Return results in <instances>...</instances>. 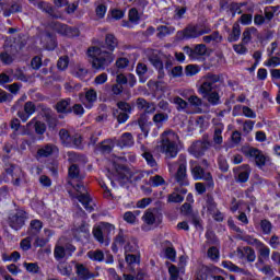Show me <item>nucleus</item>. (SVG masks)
I'll return each instance as SVG.
<instances>
[{
	"mask_svg": "<svg viewBox=\"0 0 280 280\" xmlns=\"http://www.w3.org/2000/svg\"><path fill=\"white\" fill-rule=\"evenodd\" d=\"M119 45L117 37L113 34H107L105 37V46H91L88 49L89 60L93 69L104 70L115 60V48Z\"/></svg>",
	"mask_w": 280,
	"mask_h": 280,
	"instance_id": "1",
	"label": "nucleus"
},
{
	"mask_svg": "<svg viewBox=\"0 0 280 280\" xmlns=\"http://www.w3.org/2000/svg\"><path fill=\"white\" fill-rule=\"evenodd\" d=\"M178 135L174 130H166L162 133L161 152H164L168 159H175L178 155Z\"/></svg>",
	"mask_w": 280,
	"mask_h": 280,
	"instance_id": "2",
	"label": "nucleus"
},
{
	"mask_svg": "<svg viewBox=\"0 0 280 280\" xmlns=\"http://www.w3.org/2000/svg\"><path fill=\"white\" fill-rule=\"evenodd\" d=\"M75 194L72 195V198H75L81 202V205L89 211V213L95 211V203H93V199L91 195H89V190L86 189L85 185L79 183L73 186Z\"/></svg>",
	"mask_w": 280,
	"mask_h": 280,
	"instance_id": "3",
	"label": "nucleus"
},
{
	"mask_svg": "<svg viewBox=\"0 0 280 280\" xmlns=\"http://www.w3.org/2000/svg\"><path fill=\"white\" fill-rule=\"evenodd\" d=\"M205 34H211V28L206 25H188L185 30L178 31L176 36L179 40L184 38H198L205 36Z\"/></svg>",
	"mask_w": 280,
	"mask_h": 280,
	"instance_id": "4",
	"label": "nucleus"
},
{
	"mask_svg": "<svg viewBox=\"0 0 280 280\" xmlns=\"http://www.w3.org/2000/svg\"><path fill=\"white\" fill-rule=\"evenodd\" d=\"M27 221V212L23 209H15L11 211L7 219V224L13 231H21L25 226V222Z\"/></svg>",
	"mask_w": 280,
	"mask_h": 280,
	"instance_id": "5",
	"label": "nucleus"
},
{
	"mask_svg": "<svg viewBox=\"0 0 280 280\" xmlns=\"http://www.w3.org/2000/svg\"><path fill=\"white\" fill-rule=\"evenodd\" d=\"M68 161L70 166L68 168V176L72 180H84V175L80 173V166L77 164L80 161V155L74 152L68 153Z\"/></svg>",
	"mask_w": 280,
	"mask_h": 280,
	"instance_id": "6",
	"label": "nucleus"
},
{
	"mask_svg": "<svg viewBox=\"0 0 280 280\" xmlns=\"http://www.w3.org/2000/svg\"><path fill=\"white\" fill-rule=\"evenodd\" d=\"M59 137L62 145H65L66 148H82V136L78 133L71 136V133H69V130L61 129L59 130Z\"/></svg>",
	"mask_w": 280,
	"mask_h": 280,
	"instance_id": "7",
	"label": "nucleus"
},
{
	"mask_svg": "<svg viewBox=\"0 0 280 280\" xmlns=\"http://www.w3.org/2000/svg\"><path fill=\"white\" fill-rule=\"evenodd\" d=\"M50 30L57 32V34H61V36H67L68 38H74V36H80V30L75 27H71L67 24H62L60 22L52 21L48 24Z\"/></svg>",
	"mask_w": 280,
	"mask_h": 280,
	"instance_id": "8",
	"label": "nucleus"
},
{
	"mask_svg": "<svg viewBox=\"0 0 280 280\" xmlns=\"http://www.w3.org/2000/svg\"><path fill=\"white\" fill-rule=\"evenodd\" d=\"M175 180L180 187H187V185H189V179H187V158H185V155H179L178 158V168L175 173Z\"/></svg>",
	"mask_w": 280,
	"mask_h": 280,
	"instance_id": "9",
	"label": "nucleus"
},
{
	"mask_svg": "<svg viewBox=\"0 0 280 280\" xmlns=\"http://www.w3.org/2000/svg\"><path fill=\"white\" fill-rule=\"evenodd\" d=\"M12 110L18 112V117L21 118L22 121H27L32 115L36 113V105L32 102H26L24 106L21 105L20 102H18L15 105H13Z\"/></svg>",
	"mask_w": 280,
	"mask_h": 280,
	"instance_id": "10",
	"label": "nucleus"
},
{
	"mask_svg": "<svg viewBox=\"0 0 280 280\" xmlns=\"http://www.w3.org/2000/svg\"><path fill=\"white\" fill-rule=\"evenodd\" d=\"M211 148V142L208 138H202L201 140H197L191 143L188 148L189 154H192L195 159H200V156H205V152Z\"/></svg>",
	"mask_w": 280,
	"mask_h": 280,
	"instance_id": "11",
	"label": "nucleus"
},
{
	"mask_svg": "<svg viewBox=\"0 0 280 280\" xmlns=\"http://www.w3.org/2000/svg\"><path fill=\"white\" fill-rule=\"evenodd\" d=\"M218 82H220V77L217 74H207L203 77V82L201 86L199 88V93L205 95H209L212 91H215L218 89Z\"/></svg>",
	"mask_w": 280,
	"mask_h": 280,
	"instance_id": "12",
	"label": "nucleus"
},
{
	"mask_svg": "<svg viewBox=\"0 0 280 280\" xmlns=\"http://www.w3.org/2000/svg\"><path fill=\"white\" fill-rule=\"evenodd\" d=\"M191 175L195 180H205L207 187L210 189H213L214 183H213V176H211L210 172L205 171L202 166L200 165H195L191 167Z\"/></svg>",
	"mask_w": 280,
	"mask_h": 280,
	"instance_id": "13",
	"label": "nucleus"
},
{
	"mask_svg": "<svg viewBox=\"0 0 280 280\" xmlns=\"http://www.w3.org/2000/svg\"><path fill=\"white\" fill-rule=\"evenodd\" d=\"M75 250V246L72 244H66L65 246L57 244L54 248V257L56 261L60 262L63 261V259H69L73 255V252Z\"/></svg>",
	"mask_w": 280,
	"mask_h": 280,
	"instance_id": "14",
	"label": "nucleus"
},
{
	"mask_svg": "<svg viewBox=\"0 0 280 280\" xmlns=\"http://www.w3.org/2000/svg\"><path fill=\"white\" fill-rule=\"evenodd\" d=\"M243 152L245 156L253 159V161H255L256 165H258L259 167L266 165V155H264L260 150L250 147L244 149Z\"/></svg>",
	"mask_w": 280,
	"mask_h": 280,
	"instance_id": "15",
	"label": "nucleus"
},
{
	"mask_svg": "<svg viewBox=\"0 0 280 280\" xmlns=\"http://www.w3.org/2000/svg\"><path fill=\"white\" fill-rule=\"evenodd\" d=\"M236 257L238 259H246L248 264H253L255 262V259H257V254L253 247L244 246L236 248Z\"/></svg>",
	"mask_w": 280,
	"mask_h": 280,
	"instance_id": "16",
	"label": "nucleus"
},
{
	"mask_svg": "<svg viewBox=\"0 0 280 280\" xmlns=\"http://www.w3.org/2000/svg\"><path fill=\"white\" fill-rule=\"evenodd\" d=\"M233 172L236 183H248V178L250 177V166L248 164L237 166Z\"/></svg>",
	"mask_w": 280,
	"mask_h": 280,
	"instance_id": "17",
	"label": "nucleus"
},
{
	"mask_svg": "<svg viewBox=\"0 0 280 280\" xmlns=\"http://www.w3.org/2000/svg\"><path fill=\"white\" fill-rule=\"evenodd\" d=\"M136 106L138 110H143V113H147L148 115L156 113V104L154 102H148L143 97H138L136 100Z\"/></svg>",
	"mask_w": 280,
	"mask_h": 280,
	"instance_id": "18",
	"label": "nucleus"
},
{
	"mask_svg": "<svg viewBox=\"0 0 280 280\" xmlns=\"http://www.w3.org/2000/svg\"><path fill=\"white\" fill-rule=\"evenodd\" d=\"M74 268L80 280L95 279V273L91 272L83 264L75 262Z\"/></svg>",
	"mask_w": 280,
	"mask_h": 280,
	"instance_id": "19",
	"label": "nucleus"
},
{
	"mask_svg": "<svg viewBox=\"0 0 280 280\" xmlns=\"http://www.w3.org/2000/svg\"><path fill=\"white\" fill-rule=\"evenodd\" d=\"M42 43L46 49L49 51L56 49L58 43L56 42V35L49 32H45V34L42 35Z\"/></svg>",
	"mask_w": 280,
	"mask_h": 280,
	"instance_id": "20",
	"label": "nucleus"
},
{
	"mask_svg": "<svg viewBox=\"0 0 280 280\" xmlns=\"http://www.w3.org/2000/svg\"><path fill=\"white\" fill-rule=\"evenodd\" d=\"M35 8H38V10H42V12H45L46 14H49L52 19H59L58 14H56V9L51 7L48 2L45 1H35L34 2Z\"/></svg>",
	"mask_w": 280,
	"mask_h": 280,
	"instance_id": "21",
	"label": "nucleus"
},
{
	"mask_svg": "<svg viewBox=\"0 0 280 280\" xmlns=\"http://www.w3.org/2000/svg\"><path fill=\"white\" fill-rule=\"evenodd\" d=\"M57 270L62 277H71L73 275V267L67 260L59 261Z\"/></svg>",
	"mask_w": 280,
	"mask_h": 280,
	"instance_id": "22",
	"label": "nucleus"
},
{
	"mask_svg": "<svg viewBox=\"0 0 280 280\" xmlns=\"http://www.w3.org/2000/svg\"><path fill=\"white\" fill-rule=\"evenodd\" d=\"M258 250V259L260 264H264V261H268L270 259V247L266 246L264 242L256 247Z\"/></svg>",
	"mask_w": 280,
	"mask_h": 280,
	"instance_id": "23",
	"label": "nucleus"
},
{
	"mask_svg": "<svg viewBox=\"0 0 280 280\" xmlns=\"http://www.w3.org/2000/svg\"><path fill=\"white\" fill-rule=\"evenodd\" d=\"M149 61L153 67L158 69L160 73L163 71V61H161V57H159V50H152L149 54Z\"/></svg>",
	"mask_w": 280,
	"mask_h": 280,
	"instance_id": "24",
	"label": "nucleus"
},
{
	"mask_svg": "<svg viewBox=\"0 0 280 280\" xmlns=\"http://www.w3.org/2000/svg\"><path fill=\"white\" fill-rule=\"evenodd\" d=\"M58 153V147L54 144H45L39 150H37L38 156H43L47 159V156H51V154Z\"/></svg>",
	"mask_w": 280,
	"mask_h": 280,
	"instance_id": "25",
	"label": "nucleus"
},
{
	"mask_svg": "<svg viewBox=\"0 0 280 280\" xmlns=\"http://www.w3.org/2000/svg\"><path fill=\"white\" fill-rule=\"evenodd\" d=\"M31 126H34L36 135H45L47 130V125L40 120H37L36 118H33L26 124V128H30Z\"/></svg>",
	"mask_w": 280,
	"mask_h": 280,
	"instance_id": "26",
	"label": "nucleus"
},
{
	"mask_svg": "<svg viewBox=\"0 0 280 280\" xmlns=\"http://www.w3.org/2000/svg\"><path fill=\"white\" fill-rule=\"evenodd\" d=\"M118 145H120V148H132V145H135V137H132V133H122L118 140Z\"/></svg>",
	"mask_w": 280,
	"mask_h": 280,
	"instance_id": "27",
	"label": "nucleus"
},
{
	"mask_svg": "<svg viewBox=\"0 0 280 280\" xmlns=\"http://www.w3.org/2000/svg\"><path fill=\"white\" fill-rule=\"evenodd\" d=\"M92 235L96 242H100L103 244V246H108V243L106 241V236H104V230H102L101 224L93 228Z\"/></svg>",
	"mask_w": 280,
	"mask_h": 280,
	"instance_id": "28",
	"label": "nucleus"
},
{
	"mask_svg": "<svg viewBox=\"0 0 280 280\" xmlns=\"http://www.w3.org/2000/svg\"><path fill=\"white\" fill-rule=\"evenodd\" d=\"M113 148H115V142L112 139L103 140L101 143L97 144V150L102 154H110L113 152Z\"/></svg>",
	"mask_w": 280,
	"mask_h": 280,
	"instance_id": "29",
	"label": "nucleus"
},
{
	"mask_svg": "<svg viewBox=\"0 0 280 280\" xmlns=\"http://www.w3.org/2000/svg\"><path fill=\"white\" fill-rule=\"evenodd\" d=\"M101 229L103 230L107 246L110 244V235L115 234V225L110 223H101Z\"/></svg>",
	"mask_w": 280,
	"mask_h": 280,
	"instance_id": "30",
	"label": "nucleus"
},
{
	"mask_svg": "<svg viewBox=\"0 0 280 280\" xmlns=\"http://www.w3.org/2000/svg\"><path fill=\"white\" fill-rule=\"evenodd\" d=\"M58 113H71V98H63L56 104Z\"/></svg>",
	"mask_w": 280,
	"mask_h": 280,
	"instance_id": "31",
	"label": "nucleus"
},
{
	"mask_svg": "<svg viewBox=\"0 0 280 280\" xmlns=\"http://www.w3.org/2000/svg\"><path fill=\"white\" fill-rule=\"evenodd\" d=\"M137 75H139V82L145 84L148 82V78L145 74L148 73V66L145 63L139 62L136 68Z\"/></svg>",
	"mask_w": 280,
	"mask_h": 280,
	"instance_id": "32",
	"label": "nucleus"
},
{
	"mask_svg": "<svg viewBox=\"0 0 280 280\" xmlns=\"http://www.w3.org/2000/svg\"><path fill=\"white\" fill-rule=\"evenodd\" d=\"M130 238L131 237H129L128 234L124 233V231L120 230L119 233L114 238L113 246H126V244L130 242Z\"/></svg>",
	"mask_w": 280,
	"mask_h": 280,
	"instance_id": "33",
	"label": "nucleus"
},
{
	"mask_svg": "<svg viewBox=\"0 0 280 280\" xmlns=\"http://www.w3.org/2000/svg\"><path fill=\"white\" fill-rule=\"evenodd\" d=\"M19 12H23V4H21V2H12L10 8L3 11V16H12V14H16Z\"/></svg>",
	"mask_w": 280,
	"mask_h": 280,
	"instance_id": "34",
	"label": "nucleus"
},
{
	"mask_svg": "<svg viewBox=\"0 0 280 280\" xmlns=\"http://www.w3.org/2000/svg\"><path fill=\"white\" fill-rule=\"evenodd\" d=\"M158 31V38H165V36H170L171 34H174L176 32V28L174 26H165L160 25L156 28Z\"/></svg>",
	"mask_w": 280,
	"mask_h": 280,
	"instance_id": "35",
	"label": "nucleus"
},
{
	"mask_svg": "<svg viewBox=\"0 0 280 280\" xmlns=\"http://www.w3.org/2000/svg\"><path fill=\"white\" fill-rule=\"evenodd\" d=\"M138 126L139 128H141L144 137L148 138V135L150 133V129L148 128V126H152V122H148V117H145V114H142L138 118Z\"/></svg>",
	"mask_w": 280,
	"mask_h": 280,
	"instance_id": "36",
	"label": "nucleus"
},
{
	"mask_svg": "<svg viewBox=\"0 0 280 280\" xmlns=\"http://www.w3.org/2000/svg\"><path fill=\"white\" fill-rule=\"evenodd\" d=\"M240 36H242V28L240 27V24L235 23L228 37V40L229 43H237V40H240Z\"/></svg>",
	"mask_w": 280,
	"mask_h": 280,
	"instance_id": "37",
	"label": "nucleus"
},
{
	"mask_svg": "<svg viewBox=\"0 0 280 280\" xmlns=\"http://www.w3.org/2000/svg\"><path fill=\"white\" fill-rule=\"evenodd\" d=\"M85 100L88 103H85V108H93V104L97 102V92L95 90H89L85 93Z\"/></svg>",
	"mask_w": 280,
	"mask_h": 280,
	"instance_id": "38",
	"label": "nucleus"
},
{
	"mask_svg": "<svg viewBox=\"0 0 280 280\" xmlns=\"http://www.w3.org/2000/svg\"><path fill=\"white\" fill-rule=\"evenodd\" d=\"M259 231L262 233V235H270V233H272V222L267 219L260 220Z\"/></svg>",
	"mask_w": 280,
	"mask_h": 280,
	"instance_id": "39",
	"label": "nucleus"
},
{
	"mask_svg": "<svg viewBox=\"0 0 280 280\" xmlns=\"http://www.w3.org/2000/svg\"><path fill=\"white\" fill-rule=\"evenodd\" d=\"M43 229V222L40 220H32L30 224V235L32 237L36 236L37 233H40Z\"/></svg>",
	"mask_w": 280,
	"mask_h": 280,
	"instance_id": "40",
	"label": "nucleus"
},
{
	"mask_svg": "<svg viewBox=\"0 0 280 280\" xmlns=\"http://www.w3.org/2000/svg\"><path fill=\"white\" fill-rule=\"evenodd\" d=\"M173 104L176 105L178 113L186 112L187 107L189 106V103H187V101L183 100L180 96H175L173 98Z\"/></svg>",
	"mask_w": 280,
	"mask_h": 280,
	"instance_id": "41",
	"label": "nucleus"
},
{
	"mask_svg": "<svg viewBox=\"0 0 280 280\" xmlns=\"http://www.w3.org/2000/svg\"><path fill=\"white\" fill-rule=\"evenodd\" d=\"M253 36H257V28L252 26L243 32V43L248 44L253 39Z\"/></svg>",
	"mask_w": 280,
	"mask_h": 280,
	"instance_id": "42",
	"label": "nucleus"
},
{
	"mask_svg": "<svg viewBox=\"0 0 280 280\" xmlns=\"http://www.w3.org/2000/svg\"><path fill=\"white\" fill-rule=\"evenodd\" d=\"M203 43H222V35L214 31L212 34L202 37Z\"/></svg>",
	"mask_w": 280,
	"mask_h": 280,
	"instance_id": "43",
	"label": "nucleus"
},
{
	"mask_svg": "<svg viewBox=\"0 0 280 280\" xmlns=\"http://www.w3.org/2000/svg\"><path fill=\"white\" fill-rule=\"evenodd\" d=\"M141 150L143 152L142 156L145 159L148 165H150V167H156V160H154V155L145 150V145H141Z\"/></svg>",
	"mask_w": 280,
	"mask_h": 280,
	"instance_id": "44",
	"label": "nucleus"
},
{
	"mask_svg": "<svg viewBox=\"0 0 280 280\" xmlns=\"http://www.w3.org/2000/svg\"><path fill=\"white\" fill-rule=\"evenodd\" d=\"M88 257L92 261H104V252L102 249L90 250Z\"/></svg>",
	"mask_w": 280,
	"mask_h": 280,
	"instance_id": "45",
	"label": "nucleus"
},
{
	"mask_svg": "<svg viewBox=\"0 0 280 280\" xmlns=\"http://www.w3.org/2000/svg\"><path fill=\"white\" fill-rule=\"evenodd\" d=\"M166 264L168 266L170 280H178L180 277V269H178V267L170 262Z\"/></svg>",
	"mask_w": 280,
	"mask_h": 280,
	"instance_id": "46",
	"label": "nucleus"
},
{
	"mask_svg": "<svg viewBox=\"0 0 280 280\" xmlns=\"http://www.w3.org/2000/svg\"><path fill=\"white\" fill-rule=\"evenodd\" d=\"M206 205H207V209L208 211H210V213H215L217 209H218V203H215V199H213L212 195H207L206 197Z\"/></svg>",
	"mask_w": 280,
	"mask_h": 280,
	"instance_id": "47",
	"label": "nucleus"
},
{
	"mask_svg": "<svg viewBox=\"0 0 280 280\" xmlns=\"http://www.w3.org/2000/svg\"><path fill=\"white\" fill-rule=\"evenodd\" d=\"M167 119H170V116L165 113H158L153 116V122L156 126H163Z\"/></svg>",
	"mask_w": 280,
	"mask_h": 280,
	"instance_id": "48",
	"label": "nucleus"
},
{
	"mask_svg": "<svg viewBox=\"0 0 280 280\" xmlns=\"http://www.w3.org/2000/svg\"><path fill=\"white\" fill-rule=\"evenodd\" d=\"M88 74H89V70L80 66L74 68V70L72 71V75H74V78H79V80H84Z\"/></svg>",
	"mask_w": 280,
	"mask_h": 280,
	"instance_id": "49",
	"label": "nucleus"
},
{
	"mask_svg": "<svg viewBox=\"0 0 280 280\" xmlns=\"http://www.w3.org/2000/svg\"><path fill=\"white\" fill-rule=\"evenodd\" d=\"M242 241L246 242V244H248L249 246H255V248H257L262 243L258 238H255V237H253L250 235L243 236Z\"/></svg>",
	"mask_w": 280,
	"mask_h": 280,
	"instance_id": "50",
	"label": "nucleus"
},
{
	"mask_svg": "<svg viewBox=\"0 0 280 280\" xmlns=\"http://www.w3.org/2000/svg\"><path fill=\"white\" fill-rule=\"evenodd\" d=\"M207 96L209 104H212V106H218V104H220V94L218 92H210Z\"/></svg>",
	"mask_w": 280,
	"mask_h": 280,
	"instance_id": "51",
	"label": "nucleus"
},
{
	"mask_svg": "<svg viewBox=\"0 0 280 280\" xmlns=\"http://www.w3.org/2000/svg\"><path fill=\"white\" fill-rule=\"evenodd\" d=\"M142 220L143 222H145V224L152 225L154 224V222H156V217H154V213H152V211L147 210L142 217Z\"/></svg>",
	"mask_w": 280,
	"mask_h": 280,
	"instance_id": "52",
	"label": "nucleus"
},
{
	"mask_svg": "<svg viewBox=\"0 0 280 280\" xmlns=\"http://www.w3.org/2000/svg\"><path fill=\"white\" fill-rule=\"evenodd\" d=\"M199 71H200V69L196 65H188L185 68V74L188 78H191V77L196 75Z\"/></svg>",
	"mask_w": 280,
	"mask_h": 280,
	"instance_id": "53",
	"label": "nucleus"
},
{
	"mask_svg": "<svg viewBox=\"0 0 280 280\" xmlns=\"http://www.w3.org/2000/svg\"><path fill=\"white\" fill-rule=\"evenodd\" d=\"M114 117L117 118L118 124H126L128 121V114L126 112H119L115 110L114 112Z\"/></svg>",
	"mask_w": 280,
	"mask_h": 280,
	"instance_id": "54",
	"label": "nucleus"
},
{
	"mask_svg": "<svg viewBox=\"0 0 280 280\" xmlns=\"http://www.w3.org/2000/svg\"><path fill=\"white\" fill-rule=\"evenodd\" d=\"M24 268H26L27 272H32L33 275H37L38 270H40L37 262H24Z\"/></svg>",
	"mask_w": 280,
	"mask_h": 280,
	"instance_id": "55",
	"label": "nucleus"
},
{
	"mask_svg": "<svg viewBox=\"0 0 280 280\" xmlns=\"http://www.w3.org/2000/svg\"><path fill=\"white\" fill-rule=\"evenodd\" d=\"M213 141L217 145H222V128L215 127L214 135H213Z\"/></svg>",
	"mask_w": 280,
	"mask_h": 280,
	"instance_id": "56",
	"label": "nucleus"
},
{
	"mask_svg": "<svg viewBox=\"0 0 280 280\" xmlns=\"http://www.w3.org/2000/svg\"><path fill=\"white\" fill-rule=\"evenodd\" d=\"M150 183L153 187L165 185V179L161 175L150 177Z\"/></svg>",
	"mask_w": 280,
	"mask_h": 280,
	"instance_id": "57",
	"label": "nucleus"
},
{
	"mask_svg": "<svg viewBox=\"0 0 280 280\" xmlns=\"http://www.w3.org/2000/svg\"><path fill=\"white\" fill-rule=\"evenodd\" d=\"M195 59L198 58V56H205L207 54V45L205 44H198L195 46Z\"/></svg>",
	"mask_w": 280,
	"mask_h": 280,
	"instance_id": "58",
	"label": "nucleus"
},
{
	"mask_svg": "<svg viewBox=\"0 0 280 280\" xmlns=\"http://www.w3.org/2000/svg\"><path fill=\"white\" fill-rule=\"evenodd\" d=\"M208 257L209 259H212V261H215V259L220 258V250H218V247L212 246L208 249Z\"/></svg>",
	"mask_w": 280,
	"mask_h": 280,
	"instance_id": "59",
	"label": "nucleus"
},
{
	"mask_svg": "<svg viewBox=\"0 0 280 280\" xmlns=\"http://www.w3.org/2000/svg\"><path fill=\"white\" fill-rule=\"evenodd\" d=\"M222 266L223 268L231 270V272H242V268L237 267L235 264L231 261H223Z\"/></svg>",
	"mask_w": 280,
	"mask_h": 280,
	"instance_id": "60",
	"label": "nucleus"
},
{
	"mask_svg": "<svg viewBox=\"0 0 280 280\" xmlns=\"http://www.w3.org/2000/svg\"><path fill=\"white\" fill-rule=\"evenodd\" d=\"M57 67L60 69V71H65V69L69 67V57H60L57 62Z\"/></svg>",
	"mask_w": 280,
	"mask_h": 280,
	"instance_id": "61",
	"label": "nucleus"
},
{
	"mask_svg": "<svg viewBox=\"0 0 280 280\" xmlns=\"http://www.w3.org/2000/svg\"><path fill=\"white\" fill-rule=\"evenodd\" d=\"M125 253H137V244L135 243V241L131 238H129L128 244L125 245Z\"/></svg>",
	"mask_w": 280,
	"mask_h": 280,
	"instance_id": "62",
	"label": "nucleus"
},
{
	"mask_svg": "<svg viewBox=\"0 0 280 280\" xmlns=\"http://www.w3.org/2000/svg\"><path fill=\"white\" fill-rule=\"evenodd\" d=\"M0 60L1 62H3V65H12L14 58H12L11 55L8 54V51H4L0 54Z\"/></svg>",
	"mask_w": 280,
	"mask_h": 280,
	"instance_id": "63",
	"label": "nucleus"
},
{
	"mask_svg": "<svg viewBox=\"0 0 280 280\" xmlns=\"http://www.w3.org/2000/svg\"><path fill=\"white\" fill-rule=\"evenodd\" d=\"M185 200V197L183 195H179L178 192H172L168 195V201L170 202H183Z\"/></svg>",
	"mask_w": 280,
	"mask_h": 280,
	"instance_id": "64",
	"label": "nucleus"
}]
</instances>
